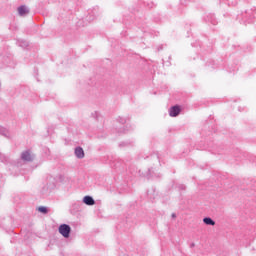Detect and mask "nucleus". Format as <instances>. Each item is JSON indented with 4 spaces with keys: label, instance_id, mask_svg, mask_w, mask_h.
<instances>
[{
    "label": "nucleus",
    "instance_id": "nucleus-1",
    "mask_svg": "<svg viewBox=\"0 0 256 256\" xmlns=\"http://www.w3.org/2000/svg\"><path fill=\"white\" fill-rule=\"evenodd\" d=\"M58 231L62 237L68 239L69 235L71 234V226L67 224H62L59 226Z\"/></svg>",
    "mask_w": 256,
    "mask_h": 256
},
{
    "label": "nucleus",
    "instance_id": "nucleus-2",
    "mask_svg": "<svg viewBox=\"0 0 256 256\" xmlns=\"http://www.w3.org/2000/svg\"><path fill=\"white\" fill-rule=\"evenodd\" d=\"M21 159L23 161H33V159H35V156L30 151H24L21 155Z\"/></svg>",
    "mask_w": 256,
    "mask_h": 256
},
{
    "label": "nucleus",
    "instance_id": "nucleus-3",
    "mask_svg": "<svg viewBox=\"0 0 256 256\" xmlns=\"http://www.w3.org/2000/svg\"><path fill=\"white\" fill-rule=\"evenodd\" d=\"M181 113V107L179 106H173L169 110L170 117H177Z\"/></svg>",
    "mask_w": 256,
    "mask_h": 256
},
{
    "label": "nucleus",
    "instance_id": "nucleus-4",
    "mask_svg": "<svg viewBox=\"0 0 256 256\" xmlns=\"http://www.w3.org/2000/svg\"><path fill=\"white\" fill-rule=\"evenodd\" d=\"M18 15L20 17H26V15H29V8L27 6L18 7Z\"/></svg>",
    "mask_w": 256,
    "mask_h": 256
},
{
    "label": "nucleus",
    "instance_id": "nucleus-5",
    "mask_svg": "<svg viewBox=\"0 0 256 256\" xmlns=\"http://www.w3.org/2000/svg\"><path fill=\"white\" fill-rule=\"evenodd\" d=\"M83 203L88 206H93L95 205V199L91 196H84Z\"/></svg>",
    "mask_w": 256,
    "mask_h": 256
},
{
    "label": "nucleus",
    "instance_id": "nucleus-6",
    "mask_svg": "<svg viewBox=\"0 0 256 256\" xmlns=\"http://www.w3.org/2000/svg\"><path fill=\"white\" fill-rule=\"evenodd\" d=\"M75 156H76L78 159H83V157H85V151H83V148L77 147V148L75 149Z\"/></svg>",
    "mask_w": 256,
    "mask_h": 256
},
{
    "label": "nucleus",
    "instance_id": "nucleus-7",
    "mask_svg": "<svg viewBox=\"0 0 256 256\" xmlns=\"http://www.w3.org/2000/svg\"><path fill=\"white\" fill-rule=\"evenodd\" d=\"M0 135H4V137H9V130L0 125Z\"/></svg>",
    "mask_w": 256,
    "mask_h": 256
},
{
    "label": "nucleus",
    "instance_id": "nucleus-8",
    "mask_svg": "<svg viewBox=\"0 0 256 256\" xmlns=\"http://www.w3.org/2000/svg\"><path fill=\"white\" fill-rule=\"evenodd\" d=\"M203 223H205V225H215V222L213 219H211L210 217H206L203 219Z\"/></svg>",
    "mask_w": 256,
    "mask_h": 256
},
{
    "label": "nucleus",
    "instance_id": "nucleus-9",
    "mask_svg": "<svg viewBox=\"0 0 256 256\" xmlns=\"http://www.w3.org/2000/svg\"><path fill=\"white\" fill-rule=\"evenodd\" d=\"M38 211H39L40 213H47V207L41 206V207L38 208Z\"/></svg>",
    "mask_w": 256,
    "mask_h": 256
}]
</instances>
